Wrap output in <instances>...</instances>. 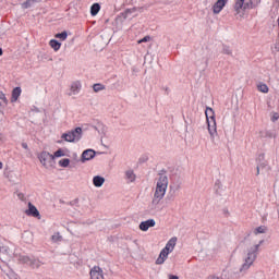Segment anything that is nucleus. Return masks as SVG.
I'll use <instances>...</instances> for the list:
<instances>
[{"label":"nucleus","mask_w":279,"mask_h":279,"mask_svg":"<svg viewBox=\"0 0 279 279\" xmlns=\"http://www.w3.org/2000/svg\"><path fill=\"white\" fill-rule=\"evenodd\" d=\"M70 163H71V160L68 159V158L61 159V160L59 161V166H60V167H69Z\"/></svg>","instance_id":"29"},{"label":"nucleus","mask_w":279,"mask_h":279,"mask_svg":"<svg viewBox=\"0 0 279 279\" xmlns=\"http://www.w3.org/2000/svg\"><path fill=\"white\" fill-rule=\"evenodd\" d=\"M265 243L264 240L259 241L258 244H254L246 250V254H244L242 258V265L238 271V278H241L250 271V268L256 263L258 258V252H260V245Z\"/></svg>","instance_id":"1"},{"label":"nucleus","mask_w":279,"mask_h":279,"mask_svg":"<svg viewBox=\"0 0 279 279\" xmlns=\"http://www.w3.org/2000/svg\"><path fill=\"white\" fill-rule=\"evenodd\" d=\"M39 161L41 165L46 168L49 169V167H53L54 163V157L48 151H41L38 155Z\"/></svg>","instance_id":"6"},{"label":"nucleus","mask_w":279,"mask_h":279,"mask_svg":"<svg viewBox=\"0 0 279 279\" xmlns=\"http://www.w3.org/2000/svg\"><path fill=\"white\" fill-rule=\"evenodd\" d=\"M265 232H267V227L265 226L257 227L254 230V234H265Z\"/></svg>","instance_id":"25"},{"label":"nucleus","mask_w":279,"mask_h":279,"mask_svg":"<svg viewBox=\"0 0 279 279\" xmlns=\"http://www.w3.org/2000/svg\"><path fill=\"white\" fill-rule=\"evenodd\" d=\"M257 90H259V93L267 94V93H269V86H267V84H265V83H259L257 85Z\"/></svg>","instance_id":"21"},{"label":"nucleus","mask_w":279,"mask_h":279,"mask_svg":"<svg viewBox=\"0 0 279 279\" xmlns=\"http://www.w3.org/2000/svg\"><path fill=\"white\" fill-rule=\"evenodd\" d=\"M25 215H27V217H37L40 219V211H38V208L32 203H28V209L25 210Z\"/></svg>","instance_id":"8"},{"label":"nucleus","mask_w":279,"mask_h":279,"mask_svg":"<svg viewBox=\"0 0 279 279\" xmlns=\"http://www.w3.org/2000/svg\"><path fill=\"white\" fill-rule=\"evenodd\" d=\"M260 5V0H248L244 4V10H254V8H258Z\"/></svg>","instance_id":"15"},{"label":"nucleus","mask_w":279,"mask_h":279,"mask_svg":"<svg viewBox=\"0 0 279 279\" xmlns=\"http://www.w3.org/2000/svg\"><path fill=\"white\" fill-rule=\"evenodd\" d=\"M82 128L77 126L75 130L63 133L61 138L66 141V143H78V141H82Z\"/></svg>","instance_id":"5"},{"label":"nucleus","mask_w":279,"mask_h":279,"mask_svg":"<svg viewBox=\"0 0 279 279\" xmlns=\"http://www.w3.org/2000/svg\"><path fill=\"white\" fill-rule=\"evenodd\" d=\"M80 90H82V83H80V81H76L72 83L70 87V93L68 95L69 97H71V95H77Z\"/></svg>","instance_id":"12"},{"label":"nucleus","mask_w":279,"mask_h":279,"mask_svg":"<svg viewBox=\"0 0 279 279\" xmlns=\"http://www.w3.org/2000/svg\"><path fill=\"white\" fill-rule=\"evenodd\" d=\"M10 279H16V275L11 274V276H9Z\"/></svg>","instance_id":"37"},{"label":"nucleus","mask_w":279,"mask_h":279,"mask_svg":"<svg viewBox=\"0 0 279 279\" xmlns=\"http://www.w3.org/2000/svg\"><path fill=\"white\" fill-rule=\"evenodd\" d=\"M20 263H22V265H28V267H32V269H38L43 263H40V260L38 259H32L29 256H25V255H21L19 257Z\"/></svg>","instance_id":"7"},{"label":"nucleus","mask_w":279,"mask_h":279,"mask_svg":"<svg viewBox=\"0 0 279 279\" xmlns=\"http://www.w3.org/2000/svg\"><path fill=\"white\" fill-rule=\"evenodd\" d=\"M49 45L53 49V51H60V47H62V44L56 39H51L49 41Z\"/></svg>","instance_id":"20"},{"label":"nucleus","mask_w":279,"mask_h":279,"mask_svg":"<svg viewBox=\"0 0 279 279\" xmlns=\"http://www.w3.org/2000/svg\"><path fill=\"white\" fill-rule=\"evenodd\" d=\"M22 147L23 149H26L27 151H29V146L27 145V143L23 142Z\"/></svg>","instance_id":"36"},{"label":"nucleus","mask_w":279,"mask_h":279,"mask_svg":"<svg viewBox=\"0 0 279 279\" xmlns=\"http://www.w3.org/2000/svg\"><path fill=\"white\" fill-rule=\"evenodd\" d=\"M170 279H180V278H178V276L171 275V276H170Z\"/></svg>","instance_id":"39"},{"label":"nucleus","mask_w":279,"mask_h":279,"mask_svg":"<svg viewBox=\"0 0 279 279\" xmlns=\"http://www.w3.org/2000/svg\"><path fill=\"white\" fill-rule=\"evenodd\" d=\"M106 182V178L101 177V175H95L93 178V184L94 186H96V189H101V186H104Z\"/></svg>","instance_id":"14"},{"label":"nucleus","mask_w":279,"mask_h":279,"mask_svg":"<svg viewBox=\"0 0 279 279\" xmlns=\"http://www.w3.org/2000/svg\"><path fill=\"white\" fill-rule=\"evenodd\" d=\"M149 40H151V37L145 36L144 38L140 39L137 43L138 45H141L142 43H149Z\"/></svg>","instance_id":"32"},{"label":"nucleus","mask_w":279,"mask_h":279,"mask_svg":"<svg viewBox=\"0 0 279 279\" xmlns=\"http://www.w3.org/2000/svg\"><path fill=\"white\" fill-rule=\"evenodd\" d=\"M69 37V33L66 31H63L62 33H58L54 35V38H59L60 40H66Z\"/></svg>","instance_id":"24"},{"label":"nucleus","mask_w":279,"mask_h":279,"mask_svg":"<svg viewBox=\"0 0 279 279\" xmlns=\"http://www.w3.org/2000/svg\"><path fill=\"white\" fill-rule=\"evenodd\" d=\"M132 12V9H129L126 10L123 15H124V19H128L130 16V13Z\"/></svg>","instance_id":"35"},{"label":"nucleus","mask_w":279,"mask_h":279,"mask_svg":"<svg viewBox=\"0 0 279 279\" xmlns=\"http://www.w3.org/2000/svg\"><path fill=\"white\" fill-rule=\"evenodd\" d=\"M262 136H264L265 138H276V133L272 131H265L264 135Z\"/></svg>","instance_id":"28"},{"label":"nucleus","mask_w":279,"mask_h":279,"mask_svg":"<svg viewBox=\"0 0 279 279\" xmlns=\"http://www.w3.org/2000/svg\"><path fill=\"white\" fill-rule=\"evenodd\" d=\"M230 0H217V2L213 5V12L214 14H219L223 8H226V4Z\"/></svg>","instance_id":"10"},{"label":"nucleus","mask_w":279,"mask_h":279,"mask_svg":"<svg viewBox=\"0 0 279 279\" xmlns=\"http://www.w3.org/2000/svg\"><path fill=\"white\" fill-rule=\"evenodd\" d=\"M154 226H156V220L148 219L140 223V230H142V232H147V230H149V228H154Z\"/></svg>","instance_id":"11"},{"label":"nucleus","mask_w":279,"mask_h":279,"mask_svg":"<svg viewBox=\"0 0 279 279\" xmlns=\"http://www.w3.org/2000/svg\"><path fill=\"white\" fill-rule=\"evenodd\" d=\"M0 169H3V162L0 161Z\"/></svg>","instance_id":"41"},{"label":"nucleus","mask_w":279,"mask_h":279,"mask_svg":"<svg viewBox=\"0 0 279 279\" xmlns=\"http://www.w3.org/2000/svg\"><path fill=\"white\" fill-rule=\"evenodd\" d=\"M175 245H178V238H171L166 246L160 251L158 258L156 259V265H165L167 258H169V254L175 250Z\"/></svg>","instance_id":"3"},{"label":"nucleus","mask_w":279,"mask_h":279,"mask_svg":"<svg viewBox=\"0 0 279 279\" xmlns=\"http://www.w3.org/2000/svg\"><path fill=\"white\" fill-rule=\"evenodd\" d=\"M62 156H64V153L62 151V149H58L57 151H54V155H53L54 158H62Z\"/></svg>","instance_id":"31"},{"label":"nucleus","mask_w":279,"mask_h":279,"mask_svg":"<svg viewBox=\"0 0 279 279\" xmlns=\"http://www.w3.org/2000/svg\"><path fill=\"white\" fill-rule=\"evenodd\" d=\"M222 53H226L227 56H231L232 54V50L230 49V47L223 46Z\"/></svg>","instance_id":"30"},{"label":"nucleus","mask_w":279,"mask_h":279,"mask_svg":"<svg viewBox=\"0 0 279 279\" xmlns=\"http://www.w3.org/2000/svg\"><path fill=\"white\" fill-rule=\"evenodd\" d=\"M51 241H52L53 243H59L60 241H62V235H60V232L54 233V234L51 236Z\"/></svg>","instance_id":"26"},{"label":"nucleus","mask_w":279,"mask_h":279,"mask_svg":"<svg viewBox=\"0 0 279 279\" xmlns=\"http://www.w3.org/2000/svg\"><path fill=\"white\" fill-rule=\"evenodd\" d=\"M206 119H207V128L210 135L211 141H215V136H217V122L215 121V111L213 108L207 107L205 110Z\"/></svg>","instance_id":"4"},{"label":"nucleus","mask_w":279,"mask_h":279,"mask_svg":"<svg viewBox=\"0 0 279 279\" xmlns=\"http://www.w3.org/2000/svg\"><path fill=\"white\" fill-rule=\"evenodd\" d=\"M259 174H260V167L257 166V175H259Z\"/></svg>","instance_id":"38"},{"label":"nucleus","mask_w":279,"mask_h":279,"mask_svg":"<svg viewBox=\"0 0 279 279\" xmlns=\"http://www.w3.org/2000/svg\"><path fill=\"white\" fill-rule=\"evenodd\" d=\"M0 56H3V49L0 48Z\"/></svg>","instance_id":"40"},{"label":"nucleus","mask_w":279,"mask_h":279,"mask_svg":"<svg viewBox=\"0 0 279 279\" xmlns=\"http://www.w3.org/2000/svg\"><path fill=\"white\" fill-rule=\"evenodd\" d=\"M168 186H169V177H167V173L160 172L156 180V187H155V193L153 197V204L155 206H158V204H160V202L165 198V195H167Z\"/></svg>","instance_id":"2"},{"label":"nucleus","mask_w":279,"mask_h":279,"mask_svg":"<svg viewBox=\"0 0 279 279\" xmlns=\"http://www.w3.org/2000/svg\"><path fill=\"white\" fill-rule=\"evenodd\" d=\"M90 279H104V270L99 266H95L89 272Z\"/></svg>","instance_id":"9"},{"label":"nucleus","mask_w":279,"mask_h":279,"mask_svg":"<svg viewBox=\"0 0 279 279\" xmlns=\"http://www.w3.org/2000/svg\"><path fill=\"white\" fill-rule=\"evenodd\" d=\"M36 3V0H26L24 3H22L23 10H28V8H32Z\"/></svg>","instance_id":"22"},{"label":"nucleus","mask_w":279,"mask_h":279,"mask_svg":"<svg viewBox=\"0 0 279 279\" xmlns=\"http://www.w3.org/2000/svg\"><path fill=\"white\" fill-rule=\"evenodd\" d=\"M17 197H19V199H21V202H25V194L17 193Z\"/></svg>","instance_id":"34"},{"label":"nucleus","mask_w":279,"mask_h":279,"mask_svg":"<svg viewBox=\"0 0 279 279\" xmlns=\"http://www.w3.org/2000/svg\"><path fill=\"white\" fill-rule=\"evenodd\" d=\"M101 10V4L99 3H94L92 7H90V14L93 16H97L99 14V11Z\"/></svg>","instance_id":"19"},{"label":"nucleus","mask_w":279,"mask_h":279,"mask_svg":"<svg viewBox=\"0 0 279 279\" xmlns=\"http://www.w3.org/2000/svg\"><path fill=\"white\" fill-rule=\"evenodd\" d=\"M104 88H106V86L99 83L93 85L94 93H99V90H104Z\"/></svg>","instance_id":"27"},{"label":"nucleus","mask_w":279,"mask_h":279,"mask_svg":"<svg viewBox=\"0 0 279 279\" xmlns=\"http://www.w3.org/2000/svg\"><path fill=\"white\" fill-rule=\"evenodd\" d=\"M234 10L236 14H239L241 10H245V0H236L234 4Z\"/></svg>","instance_id":"18"},{"label":"nucleus","mask_w":279,"mask_h":279,"mask_svg":"<svg viewBox=\"0 0 279 279\" xmlns=\"http://www.w3.org/2000/svg\"><path fill=\"white\" fill-rule=\"evenodd\" d=\"M95 151L93 149H86L83 151L81 160L82 162H86L87 160H93L95 158Z\"/></svg>","instance_id":"13"},{"label":"nucleus","mask_w":279,"mask_h":279,"mask_svg":"<svg viewBox=\"0 0 279 279\" xmlns=\"http://www.w3.org/2000/svg\"><path fill=\"white\" fill-rule=\"evenodd\" d=\"M0 106L2 108H5V106H8V98H5V94H3L2 92H0Z\"/></svg>","instance_id":"23"},{"label":"nucleus","mask_w":279,"mask_h":279,"mask_svg":"<svg viewBox=\"0 0 279 279\" xmlns=\"http://www.w3.org/2000/svg\"><path fill=\"white\" fill-rule=\"evenodd\" d=\"M125 180L129 184H131L132 182H136V174L134 173V170H128L125 172Z\"/></svg>","instance_id":"17"},{"label":"nucleus","mask_w":279,"mask_h":279,"mask_svg":"<svg viewBox=\"0 0 279 279\" xmlns=\"http://www.w3.org/2000/svg\"><path fill=\"white\" fill-rule=\"evenodd\" d=\"M21 87H15L12 90V96H11V102L14 104L15 101H19V97H21Z\"/></svg>","instance_id":"16"},{"label":"nucleus","mask_w":279,"mask_h":279,"mask_svg":"<svg viewBox=\"0 0 279 279\" xmlns=\"http://www.w3.org/2000/svg\"><path fill=\"white\" fill-rule=\"evenodd\" d=\"M278 119H279V113L278 112L272 113V116H271L272 123H276V121H278Z\"/></svg>","instance_id":"33"}]
</instances>
